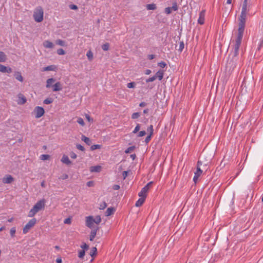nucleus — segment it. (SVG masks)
I'll list each match as a JSON object with an SVG mask.
<instances>
[{
  "label": "nucleus",
  "mask_w": 263,
  "mask_h": 263,
  "mask_svg": "<svg viewBox=\"0 0 263 263\" xmlns=\"http://www.w3.org/2000/svg\"><path fill=\"white\" fill-rule=\"evenodd\" d=\"M245 27V26H238L237 39L235 41V43L233 48V50L230 54L234 55V57L238 55L239 47L241 43L243 34Z\"/></svg>",
  "instance_id": "1"
},
{
  "label": "nucleus",
  "mask_w": 263,
  "mask_h": 263,
  "mask_svg": "<svg viewBox=\"0 0 263 263\" xmlns=\"http://www.w3.org/2000/svg\"><path fill=\"white\" fill-rule=\"evenodd\" d=\"M45 202L46 200L45 199H42L37 201L29 211L28 216L29 217H32L40 211L44 210Z\"/></svg>",
  "instance_id": "2"
},
{
  "label": "nucleus",
  "mask_w": 263,
  "mask_h": 263,
  "mask_svg": "<svg viewBox=\"0 0 263 263\" xmlns=\"http://www.w3.org/2000/svg\"><path fill=\"white\" fill-rule=\"evenodd\" d=\"M247 8H248V0H244L243 4H242L240 16L239 18L238 26H245L246 15H247V12L248 11Z\"/></svg>",
  "instance_id": "3"
},
{
  "label": "nucleus",
  "mask_w": 263,
  "mask_h": 263,
  "mask_svg": "<svg viewBox=\"0 0 263 263\" xmlns=\"http://www.w3.org/2000/svg\"><path fill=\"white\" fill-rule=\"evenodd\" d=\"M237 60V56L234 57V55L229 54V59L226 66L227 68L230 71L233 70L236 67Z\"/></svg>",
  "instance_id": "4"
},
{
  "label": "nucleus",
  "mask_w": 263,
  "mask_h": 263,
  "mask_svg": "<svg viewBox=\"0 0 263 263\" xmlns=\"http://www.w3.org/2000/svg\"><path fill=\"white\" fill-rule=\"evenodd\" d=\"M44 11L41 6L35 8L33 13V17L35 22L37 23L41 22L43 20Z\"/></svg>",
  "instance_id": "5"
},
{
  "label": "nucleus",
  "mask_w": 263,
  "mask_h": 263,
  "mask_svg": "<svg viewBox=\"0 0 263 263\" xmlns=\"http://www.w3.org/2000/svg\"><path fill=\"white\" fill-rule=\"evenodd\" d=\"M36 219L33 218L30 220L23 228V233L26 234L35 224Z\"/></svg>",
  "instance_id": "6"
},
{
  "label": "nucleus",
  "mask_w": 263,
  "mask_h": 263,
  "mask_svg": "<svg viewBox=\"0 0 263 263\" xmlns=\"http://www.w3.org/2000/svg\"><path fill=\"white\" fill-rule=\"evenodd\" d=\"M153 182H149L144 187H143L141 191L139 193L138 195L139 197H143L144 198L146 197V193L149 189L150 187L153 184Z\"/></svg>",
  "instance_id": "7"
},
{
  "label": "nucleus",
  "mask_w": 263,
  "mask_h": 263,
  "mask_svg": "<svg viewBox=\"0 0 263 263\" xmlns=\"http://www.w3.org/2000/svg\"><path fill=\"white\" fill-rule=\"evenodd\" d=\"M34 112H35V117L36 118H39L41 117L45 113L44 108L40 106L35 107L34 110Z\"/></svg>",
  "instance_id": "8"
},
{
  "label": "nucleus",
  "mask_w": 263,
  "mask_h": 263,
  "mask_svg": "<svg viewBox=\"0 0 263 263\" xmlns=\"http://www.w3.org/2000/svg\"><path fill=\"white\" fill-rule=\"evenodd\" d=\"M93 217L92 216L86 217V225L88 228L92 229L94 223Z\"/></svg>",
  "instance_id": "9"
},
{
  "label": "nucleus",
  "mask_w": 263,
  "mask_h": 263,
  "mask_svg": "<svg viewBox=\"0 0 263 263\" xmlns=\"http://www.w3.org/2000/svg\"><path fill=\"white\" fill-rule=\"evenodd\" d=\"M0 72L10 73L12 72V68L0 64Z\"/></svg>",
  "instance_id": "10"
},
{
  "label": "nucleus",
  "mask_w": 263,
  "mask_h": 263,
  "mask_svg": "<svg viewBox=\"0 0 263 263\" xmlns=\"http://www.w3.org/2000/svg\"><path fill=\"white\" fill-rule=\"evenodd\" d=\"M205 11L204 10H202L199 13V17L198 20V24L202 25L204 23V17H205Z\"/></svg>",
  "instance_id": "11"
},
{
  "label": "nucleus",
  "mask_w": 263,
  "mask_h": 263,
  "mask_svg": "<svg viewBox=\"0 0 263 263\" xmlns=\"http://www.w3.org/2000/svg\"><path fill=\"white\" fill-rule=\"evenodd\" d=\"M13 180L14 179L13 177L10 175H6V176L3 178V182L7 184L11 183Z\"/></svg>",
  "instance_id": "12"
},
{
  "label": "nucleus",
  "mask_w": 263,
  "mask_h": 263,
  "mask_svg": "<svg viewBox=\"0 0 263 263\" xmlns=\"http://www.w3.org/2000/svg\"><path fill=\"white\" fill-rule=\"evenodd\" d=\"M27 101L26 97L24 96V95L22 93H19L18 95V100L17 103L19 104H25Z\"/></svg>",
  "instance_id": "13"
},
{
  "label": "nucleus",
  "mask_w": 263,
  "mask_h": 263,
  "mask_svg": "<svg viewBox=\"0 0 263 263\" xmlns=\"http://www.w3.org/2000/svg\"><path fill=\"white\" fill-rule=\"evenodd\" d=\"M163 76H164V70H159L156 73L155 75L154 76L155 78H156V80L157 79H158V80L159 81H161L163 79Z\"/></svg>",
  "instance_id": "14"
},
{
  "label": "nucleus",
  "mask_w": 263,
  "mask_h": 263,
  "mask_svg": "<svg viewBox=\"0 0 263 263\" xmlns=\"http://www.w3.org/2000/svg\"><path fill=\"white\" fill-rule=\"evenodd\" d=\"M53 89L52 90L53 91H58L60 90H61L62 89V86L61 83L60 82H57L55 84H54L53 86Z\"/></svg>",
  "instance_id": "15"
},
{
  "label": "nucleus",
  "mask_w": 263,
  "mask_h": 263,
  "mask_svg": "<svg viewBox=\"0 0 263 263\" xmlns=\"http://www.w3.org/2000/svg\"><path fill=\"white\" fill-rule=\"evenodd\" d=\"M98 230H99V227H97L96 228L91 230V231L90 232V237H89V240L90 241L93 240L94 238H95V237L97 235V232L98 231Z\"/></svg>",
  "instance_id": "16"
},
{
  "label": "nucleus",
  "mask_w": 263,
  "mask_h": 263,
  "mask_svg": "<svg viewBox=\"0 0 263 263\" xmlns=\"http://www.w3.org/2000/svg\"><path fill=\"white\" fill-rule=\"evenodd\" d=\"M202 164V162L200 161H198L197 162V171L195 173V175L199 177L202 173V171L201 170L200 166Z\"/></svg>",
  "instance_id": "17"
},
{
  "label": "nucleus",
  "mask_w": 263,
  "mask_h": 263,
  "mask_svg": "<svg viewBox=\"0 0 263 263\" xmlns=\"http://www.w3.org/2000/svg\"><path fill=\"white\" fill-rule=\"evenodd\" d=\"M61 161L67 165H70L71 163L68 157L66 155H63L61 159Z\"/></svg>",
  "instance_id": "18"
},
{
  "label": "nucleus",
  "mask_w": 263,
  "mask_h": 263,
  "mask_svg": "<svg viewBox=\"0 0 263 263\" xmlns=\"http://www.w3.org/2000/svg\"><path fill=\"white\" fill-rule=\"evenodd\" d=\"M14 77L17 80H18L21 82H23L24 78L22 77L21 73L20 72H19V71L15 72L14 73Z\"/></svg>",
  "instance_id": "19"
},
{
  "label": "nucleus",
  "mask_w": 263,
  "mask_h": 263,
  "mask_svg": "<svg viewBox=\"0 0 263 263\" xmlns=\"http://www.w3.org/2000/svg\"><path fill=\"white\" fill-rule=\"evenodd\" d=\"M115 211V209L113 207H110V208H108L106 212H105V215L106 216H110L111 215H112L114 212Z\"/></svg>",
  "instance_id": "20"
},
{
  "label": "nucleus",
  "mask_w": 263,
  "mask_h": 263,
  "mask_svg": "<svg viewBox=\"0 0 263 263\" xmlns=\"http://www.w3.org/2000/svg\"><path fill=\"white\" fill-rule=\"evenodd\" d=\"M140 197L141 198L138 200V201L136 202L135 204V205L137 207L141 206L145 201V198H144L143 197Z\"/></svg>",
  "instance_id": "21"
},
{
  "label": "nucleus",
  "mask_w": 263,
  "mask_h": 263,
  "mask_svg": "<svg viewBox=\"0 0 263 263\" xmlns=\"http://www.w3.org/2000/svg\"><path fill=\"white\" fill-rule=\"evenodd\" d=\"M82 140H83L88 145H90L91 144V140L84 135L82 136Z\"/></svg>",
  "instance_id": "22"
},
{
  "label": "nucleus",
  "mask_w": 263,
  "mask_h": 263,
  "mask_svg": "<svg viewBox=\"0 0 263 263\" xmlns=\"http://www.w3.org/2000/svg\"><path fill=\"white\" fill-rule=\"evenodd\" d=\"M55 81V80L53 78L48 79L46 82V87L47 88L50 87L51 86L52 84L53 83H54Z\"/></svg>",
  "instance_id": "23"
},
{
  "label": "nucleus",
  "mask_w": 263,
  "mask_h": 263,
  "mask_svg": "<svg viewBox=\"0 0 263 263\" xmlns=\"http://www.w3.org/2000/svg\"><path fill=\"white\" fill-rule=\"evenodd\" d=\"M101 166L99 165L91 166L90 167V171L91 172H99L101 171Z\"/></svg>",
  "instance_id": "24"
},
{
  "label": "nucleus",
  "mask_w": 263,
  "mask_h": 263,
  "mask_svg": "<svg viewBox=\"0 0 263 263\" xmlns=\"http://www.w3.org/2000/svg\"><path fill=\"white\" fill-rule=\"evenodd\" d=\"M7 60V56L3 51H0V62H5Z\"/></svg>",
  "instance_id": "25"
},
{
  "label": "nucleus",
  "mask_w": 263,
  "mask_h": 263,
  "mask_svg": "<svg viewBox=\"0 0 263 263\" xmlns=\"http://www.w3.org/2000/svg\"><path fill=\"white\" fill-rule=\"evenodd\" d=\"M146 7L147 10H154L156 9V8H157L156 5L155 4H147V5H146Z\"/></svg>",
  "instance_id": "26"
},
{
  "label": "nucleus",
  "mask_w": 263,
  "mask_h": 263,
  "mask_svg": "<svg viewBox=\"0 0 263 263\" xmlns=\"http://www.w3.org/2000/svg\"><path fill=\"white\" fill-rule=\"evenodd\" d=\"M44 45L45 47L49 48H53V43L48 41H46L44 43Z\"/></svg>",
  "instance_id": "27"
},
{
  "label": "nucleus",
  "mask_w": 263,
  "mask_h": 263,
  "mask_svg": "<svg viewBox=\"0 0 263 263\" xmlns=\"http://www.w3.org/2000/svg\"><path fill=\"white\" fill-rule=\"evenodd\" d=\"M86 56L89 61H91L92 60L93 55V53L92 52V51L90 50H89L87 51V52L86 53Z\"/></svg>",
  "instance_id": "28"
},
{
  "label": "nucleus",
  "mask_w": 263,
  "mask_h": 263,
  "mask_svg": "<svg viewBox=\"0 0 263 263\" xmlns=\"http://www.w3.org/2000/svg\"><path fill=\"white\" fill-rule=\"evenodd\" d=\"M55 69L54 65H50L44 68L43 71H53Z\"/></svg>",
  "instance_id": "29"
},
{
  "label": "nucleus",
  "mask_w": 263,
  "mask_h": 263,
  "mask_svg": "<svg viewBox=\"0 0 263 263\" xmlns=\"http://www.w3.org/2000/svg\"><path fill=\"white\" fill-rule=\"evenodd\" d=\"M78 253L79 257L81 259H83L85 255V251L84 250H80L78 251Z\"/></svg>",
  "instance_id": "30"
},
{
  "label": "nucleus",
  "mask_w": 263,
  "mask_h": 263,
  "mask_svg": "<svg viewBox=\"0 0 263 263\" xmlns=\"http://www.w3.org/2000/svg\"><path fill=\"white\" fill-rule=\"evenodd\" d=\"M102 49L104 51H107L109 49V44L108 43H106L103 44L101 46Z\"/></svg>",
  "instance_id": "31"
},
{
  "label": "nucleus",
  "mask_w": 263,
  "mask_h": 263,
  "mask_svg": "<svg viewBox=\"0 0 263 263\" xmlns=\"http://www.w3.org/2000/svg\"><path fill=\"white\" fill-rule=\"evenodd\" d=\"M94 222L97 224H99L101 221V218L100 216L98 215L93 218Z\"/></svg>",
  "instance_id": "32"
},
{
  "label": "nucleus",
  "mask_w": 263,
  "mask_h": 263,
  "mask_svg": "<svg viewBox=\"0 0 263 263\" xmlns=\"http://www.w3.org/2000/svg\"><path fill=\"white\" fill-rule=\"evenodd\" d=\"M97 248L96 247H93L91 251H90L89 254L91 256L93 257L94 255H96L97 253Z\"/></svg>",
  "instance_id": "33"
},
{
  "label": "nucleus",
  "mask_w": 263,
  "mask_h": 263,
  "mask_svg": "<svg viewBox=\"0 0 263 263\" xmlns=\"http://www.w3.org/2000/svg\"><path fill=\"white\" fill-rule=\"evenodd\" d=\"M56 44L61 46H65V42L64 41H63L62 40H58L56 41Z\"/></svg>",
  "instance_id": "34"
},
{
  "label": "nucleus",
  "mask_w": 263,
  "mask_h": 263,
  "mask_svg": "<svg viewBox=\"0 0 263 263\" xmlns=\"http://www.w3.org/2000/svg\"><path fill=\"white\" fill-rule=\"evenodd\" d=\"M52 102H53V99H52L51 98H47L45 100H44L43 103L45 104H49L51 103Z\"/></svg>",
  "instance_id": "35"
},
{
  "label": "nucleus",
  "mask_w": 263,
  "mask_h": 263,
  "mask_svg": "<svg viewBox=\"0 0 263 263\" xmlns=\"http://www.w3.org/2000/svg\"><path fill=\"white\" fill-rule=\"evenodd\" d=\"M135 148V146H130L129 147H128L125 151V153H126V154H128V153H131L132 151H133L134 150V149Z\"/></svg>",
  "instance_id": "36"
},
{
  "label": "nucleus",
  "mask_w": 263,
  "mask_h": 263,
  "mask_svg": "<svg viewBox=\"0 0 263 263\" xmlns=\"http://www.w3.org/2000/svg\"><path fill=\"white\" fill-rule=\"evenodd\" d=\"M15 232H16V228H15V227L12 228L11 229L10 232V235H11V237H14Z\"/></svg>",
  "instance_id": "37"
},
{
  "label": "nucleus",
  "mask_w": 263,
  "mask_h": 263,
  "mask_svg": "<svg viewBox=\"0 0 263 263\" xmlns=\"http://www.w3.org/2000/svg\"><path fill=\"white\" fill-rule=\"evenodd\" d=\"M170 8L173 11H177L178 9L177 3L176 2H174L173 3L172 7H171Z\"/></svg>",
  "instance_id": "38"
},
{
  "label": "nucleus",
  "mask_w": 263,
  "mask_h": 263,
  "mask_svg": "<svg viewBox=\"0 0 263 263\" xmlns=\"http://www.w3.org/2000/svg\"><path fill=\"white\" fill-rule=\"evenodd\" d=\"M147 130L148 132L149 133V135H153V126L152 125H151L147 127Z\"/></svg>",
  "instance_id": "39"
},
{
  "label": "nucleus",
  "mask_w": 263,
  "mask_h": 263,
  "mask_svg": "<svg viewBox=\"0 0 263 263\" xmlns=\"http://www.w3.org/2000/svg\"><path fill=\"white\" fill-rule=\"evenodd\" d=\"M50 156L47 154H43L41 156V159L42 160H46L49 159Z\"/></svg>",
  "instance_id": "40"
},
{
  "label": "nucleus",
  "mask_w": 263,
  "mask_h": 263,
  "mask_svg": "<svg viewBox=\"0 0 263 263\" xmlns=\"http://www.w3.org/2000/svg\"><path fill=\"white\" fill-rule=\"evenodd\" d=\"M77 122L82 126H84L85 125V123L83 119L81 117L78 118Z\"/></svg>",
  "instance_id": "41"
},
{
  "label": "nucleus",
  "mask_w": 263,
  "mask_h": 263,
  "mask_svg": "<svg viewBox=\"0 0 263 263\" xmlns=\"http://www.w3.org/2000/svg\"><path fill=\"white\" fill-rule=\"evenodd\" d=\"M140 117V113L139 112H134L132 115V118L133 119H136Z\"/></svg>",
  "instance_id": "42"
},
{
  "label": "nucleus",
  "mask_w": 263,
  "mask_h": 263,
  "mask_svg": "<svg viewBox=\"0 0 263 263\" xmlns=\"http://www.w3.org/2000/svg\"><path fill=\"white\" fill-rule=\"evenodd\" d=\"M81 248H82V250H87L89 249V246L87 245L86 243H83V245L81 246Z\"/></svg>",
  "instance_id": "43"
},
{
  "label": "nucleus",
  "mask_w": 263,
  "mask_h": 263,
  "mask_svg": "<svg viewBox=\"0 0 263 263\" xmlns=\"http://www.w3.org/2000/svg\"><path fill=\"white\" fill-rule=\"evenodd\" d=\"M184 48V44L183 41L180 42L179 43V50L181 52Z\"/></svg>",
  "instance_id": "44"
},
{
  "label": "nucleus",
  "mask_w": 263,
  "mask_h": 263,
  "mask_svg": "<svg viewBox=\"0 0 263 263\" xmlns=\"http://www.w3.org/2000/svg\"><path fill=\"white\" fill-rule=\"evenodd\" d=\"M101 147V145L99 144L93 145L91 146L90 148L91 151H93L97 149H99Z\"/></svg>",
  "instance_id": "45"
},
{
  "label": "nucleus",
  "mask_w": 263,
  "mask_h": 263,
  "mask_svg": "<svg viewBox=\"0 0 263 263\" xmlns=\"http://www.w3.org/2000/svg\"><path fill=\"white\" fill-rule=\"evenodd\" d=\"M106 206H107V204L105 201H104L102 203L100 204L99 209L100 210H103V209H105L106 208Z\"/></svg>",
  "instance_id": "46"
},
{
  "label": "nucleus",
  "mask_w": 263,
  "mask_h": 263,
  "mask_svg": "<svg viewBox=\"0 0 263 263\" xmlns=\"http://www.w3.org/2000/svg\"><path fill=\"white\" fill-rule=\"evenodd\" d=\"M57 53L59 55H64L65 54V52L63 49L60 48L57 50Z\"/></svg>",
  "instance_id": "47"
},
{
  "label": "nucleus",
  "mask_w": 263,
  "mask_h": 263,
  "mask_svg": "<svg viewBox=\"0 0 263 263\" xmlns=\"http://www.w3.org/2000/svg\"><path fill=\"white\" fill-rule=\"evenodd\" d=\"M140 124H137L136 127L135 128L133 132V133H134V134L137 133L140 130Z\"/></svg>",
  "instance_id": "48"
},
{
  "label": "nucleus",
  "mask_w": 263,
  "mask_h": 263,
  "mask_svg": "<svg viewBox=\"0 0 263 263\" xmlns=\"http://www.w3.org/2000/svg\"><path fill=\"white\" fill-rule=\"evenodd\" d=\"M127 86L128 88H133L135 87V82H130L127 84Z\"/></svg>",
  "instance_id": "49"
},
{
  "label": "nucleus",
  "mask_w": 263,
  "mask_h": 263,
  "mask_svg": "<svg viewBox=\"0 0 263 263\" xmlns=\"http://www.w3.org/2000/svg\"><path fill=\"white\" fill-rule=\"evenodd\" d=\"M76 147L81 151H84L85 150V148L84 147V146L80 144H77L76 145Z\"/></svg>",
  "instance_id": "50"
},
{
  "label": "nucleus",
  "mask_w": 263,
  "mask_h": 263,
  "mask_svg": "<svg viewBox=\"0 0 263 263\" xmlns=\"http://www.w3.org/2000/svg\"><path fill=\"white\" fill-rule=\"evenodd\" d=\"M158 65L163 68L166 66V64L164 62L161 61V62L158 63Z\"/></svg>",
  "instance_id": "51"
},
{
  "label": "nucleus",
  "mask_w": 263,
  "mask_h": 263,
  "mask_svg": "<svg viewBox=\"0 0 263 263\" xmlns=\"http://www.w3.org/2000/svg\"><path fill=\"white\" fill-rule=\"evenodd\" d=\"M155 80H156V78H155L154 76H153L152 77H151V78H149L147 79L146 80V83H149L150 82H153Z\"/></svg>",
  "instance_id": "52"
},
{
  "label": "nucleus",
  "mask_w": 263,
  "mask_h": 263,
  "mask_svg": "<svg viewBox=\"0 0 263 263\" xmlns=\"http://www.w3.org/2000/svg\"><path fill=\"white\" fill-rule=\"evenodd\" d=\"M172 10L171 9V8L170 7H168L165 9L164 11L166 14H169L172 13Z\"/></svg>",
  "instance_id": "53"
},
{
  "label": "nucleus",
  "mask_w": 263,
  "mask_h": 263,
  "mask_svg": "<svg viewBox=\"0 0 263 263\" xmlns=\"http://www.w3.org/2000/svg\"><path fill=\"white\" fill-rule=\"evenodd\" d=\"M69 7L71 10H77L78 9V6L74 4L70 5Z\"/></svg>",
  "instance_id": "54"
},
{
  "label": "nucleus",
  "mask_w": 263,
  "mask_h": 263,
  "mask_svg": "<svg viewBox=\"0 0 263 263\" xmlns=\"http://www.w3.org/2000/svg\"><path fill=\"white\" fill-rule=\"evenodd\" d=\"M146 135V132L144 130L140 131L138 135V137H141Z\"/></svg>",
  "instance_id": "55"
},
{
  "label": "nucleus",
  "mask_w": 263,
  "mask_h": 263,
  "mask_svg": "<svg viewBox=\"0 0 263 263\" xmlns=\"http://www.w3.org/2000/svg\"><path fill=\"white\" fill-rule=\"evenodd\" d=\"M152 136V135H149L146 137L145 139V142L146 143H148L150 141Z\"/></svg>",
  "instance_id": "56"
},
{
  "label": "nucleus",
  "mask_w": 263,
  "mask_h": 263,
  "mask_svg": "<svg viewBox=\"0 0 263 263\" xmlns=\"http://www.w3.org/2000/svg\"><path fill=\"white\" fill-rule=\"evenodd\" d=\"M68 178V175L66 174H63L60 177V179L62 180L66 179Z\"/></svg>",
  "instance_id": "57"
},
{
  "label": "nucleus",
  "mask_w": 263,
  "mask_h": 263,
  "mask_svg": "<svg viewBox=\"0 0 263 263\" xmlns=\"http://www.w3.org/2000/svg\"><path fill=\"white\" fill-rule=\"evenodd\" d=\"M70 156L72 159H76L77 157V155L76 154H75L74 152H71L70 153Z\"/></svg>",
  "instance_id": "58"
},
{
  "label": "nucleus",
  "mask_w": 263,
  "mask_h": 263,
  "mask_svg": "<svg viewBox=\"0 0 263 263\" xmlns=\"http://www.w3.org/2000/svg\"><path fill=\"white\" fill-rule=\"evenodd\" d=\"M94 185V182L92 181H89L87 182V186L88 187H91Z\"/></svg>",
  "instance_id": "59"
},
{
  "label": "nucleus",
  "mask_w": 263,
  "mask_h": 263,
  "mask_svg": "<svg viewBox=\"0 0 263 263\" xmlns=\"http://www.w3.org/2000/svg\"><path fill=\"white\" fill-rule=\"evenodd\" d=\"M71 222V220L70 218H66L64 220V223H65V224H70Z\"/></svg>",
  "instance_id": "60"
},
{
  "label": "nucleus",
  "mask_w": 263,
  "mask_h": 263,
  "mask_svg": "<svg viewBox=\"0 0 263 263\" xmlns=\"http://www.w3.org/2000/svg\"><path fill=\"white\" fill-rule=\"evenodd\" d=\"M128 171H123V172L122 176H123V177L124 179H125L126 178V177L128 175Z\"/></svg>",
  "instance_id": "61"
},
{
  "label": "nucleus",
  "mask_w": 263,
  "mask_h": 263,
  "mask_svg": "<svg viewBox=\"0 0 263 263\" xmlns=\"http://www.w3.org/2000/svg\"><path fill=\"white\" fill-rule=\"evenodd\" d=\"M120 185H118V184H115L113 185L112 186V189L114 190H118L120 189Z\"/></svg>",
  "instance_id": "62"
},
{
  "label": "nucleus",
  "mask_w": 263,
  "mask_h": 263,
  "mask_svg": "<svg viewBox=\"0 0 263 263\" xmlns=\"http://www.w3.org/2000/svg\"><path fill=\"white\" fill-rule=\"evenodd\" d=\"M86 118L89 122H92L93 120L87 114H86L85 115Z\"/></svg>",
  "instance_id": "63"
},
{
  "label": "nucleus",
  "mask_w": 263,
  "mask_h": 263,
  "mask_svg": "<svg viewBox=\"0 0 263 263\" xmlns=\"http://www.w3.org/2000/svg\"><path fill=\"white\" fill-rule=\"evenodd\" d=\"M262 46H263V37H262V40L261 41L260 44H259V45L258 46L257 49L258 50H259Z\"/></svg>",
  "instance_id": "64"
}]
</instances>
